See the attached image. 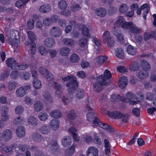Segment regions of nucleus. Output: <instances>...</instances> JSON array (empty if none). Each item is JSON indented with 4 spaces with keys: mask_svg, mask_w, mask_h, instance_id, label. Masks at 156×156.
<instances>
[{
    "mask_svg": "<svg viewBox=\"0 0 156 156\" xmlns=\"http://www.w3.org/2000/svg\"><path fill=\"white\" fill-rule=\"evenodd\" d=\"M62 80L66 82L69 81L66 84V86L69 87L67 89L68 92H73L78 87V82L76 81V78L73 76H69L63 77Z\"/></svg>",
    "mask_w": 156,
    "mask_h": 156,
    "instance_id": "nucleus-1",
    "label": "nucleus"
},
{
    "mask_svg": "<svg viewBox=\"0 0 156 156\" xmlns=\"http://www.w3.org/2000/svg\"><path fill=\"white\" fill-rule=\"evenodd\" d=\"M103 42L104 43H106L109 47H113L115 44V41L113 37L111 36L110 32L106 31L102 36Z\"/></svg>",
    "mask_w": 156,
    "mask_h": 156,
    "instance_id": "nucleus-2",
    "label": "nucleus"
},
{
    "mask_svg": "<svg viewBox=\"0 0 156 156\" xmlns=\"http://www.w3.org/2000/svg\"><path fill=\"white\" fill-rule=\"evenodd\" d=\"M108 82L106 83L102 80V79H100L98 77L97 79V81L93 84V88L94 90L96 92H100L103 90V86H108Z\"/></svg>",
    "mask_w": 156,
    "mask_h": 156,
    "instance_id": "nucleus-3",
    "label": "nucleus"
},
{
    "mask_svg": "<svg viewBox=\"0 0 156 156\" xmlns=\"http://www.w3.org/2000/svg\"><path fill=\"white\" fill-rule=\"evenodd\" d=\"M27 34L28 39L30 41V51L31 53L34 54L36 51L35 41L36 40V37L34 33L31 31H28Z\"/></svg>",
    "mask_w": 156,
    "mask_h": 156,
    "instance_id": "nucleus-4",
    "label": "nucleus"
},
{
    "mask_svg": "<svg viewBox=\"0 0 156 156\" xmlns=\"http://www.w3.org/2000/svg\"><path fill=\"white\" fill-rule=\"evenodd\" d=\"M125 29H129L130 32L133 33H139L141 32V30L134 25L132 22L126 23Z\"/></svg>",
    "mask_w": 156,
    "mask_h": 156,
    "instance_id": "nucleus-5",
    "label": "nucleus"
},
{
    "mask_svg": "<svg viewBox=\"0 0 156 156\" xmlns=\"http://www.w3.org/2000/svg\"><path fill=\"white\" fill-rule=\"evenodd\" d=\"M87 118L88 121L93 122L94 126H95L96 123L100 121L99 119L96 117V115L93 112H88L87 114Z\"/></svg>",
    "mask_w": 156,
    "mask_h": 156,
    "instance_id": "nucleus-6",
    "label": "nucleus"
},
{
    "mask_svg": "<svg viewBox=\"0 0 156 156\" xmlns=\"http://www.w3.org/2000/svg\"><path fill=\"white\" fill-rule=\"evenodd\" d=\"M112 77V75L110 71L107 69L105 70L103 75H101L98 76V77L102 79L103 81L106 83L108 82V84L109 85L110 83L109 79Z\"/></svg>",
    "mask_w": 156,
    "mask_h": 156,
    "instance_id": "nucleus-7",
    "label": "nucleus"
},
{
    "mask_svg": "<svg viewBox=\"0 0 156 156\" xmlns=\"http://www.w3.org/2000/svg\"><path fill=\"white\" fill-rule=\"evenodd\" d=\"M6 62L8 67L12 69H17L18 64L16 62L14 58H9L6 60Z\"/></svg>",
    "mask_w": 156,
    "mask_h": 156,
    "instance_id": "nucleus-8",
    "label": "nucleus"
},
{
    "mask_svg": "<svg viewBox=\"0 0 156 156\" xmlns=\"http://www.w3.org/2000/svg\"><path fill=\"white\" fill-rule=\"evenodd\" d=\"M50 32L51 35L54 37H59L62 33L61 30L58 27H53L50 30Z\"/></svg>",
    "mask_w": 156,
    "mask_h": 156,
    "instance_id": "nucleus-9",
    "label": "nucleus"
},
{
    "mask_svg": "<svg viewBox=\"0 0 156 156\" xmlns=\"http://www.w3.org/2000/svg\"><path fill=\"white\" fill-rule=\"evenodd\" d=\"M32 138L34 141L39 143L43 140V137L40 133L37 132H35L33 133Z\"/></svg>",
    "mask_w": 156,
    "mask_h": 156,
    "instance_id": "nucleus-10",
    "label": "nucleus"
},
{
    "mask_svg": "<svg viewBox=\"0 0 156 156\" xmlns=\"http://www.w3.org/2000/svg\"><path fill=\"white\" fill-rule=\"evenodd\" d=\"M55 41L52 37H49L46 38L44 40V45L49 48H51L55 44Z\"/></svg>",
    "mask_w": 156,
    "mask_h": 156,
    "instance_id": "nucleus-11",
    "label": "nucleus"
},
{
    "mask_svg": "<svg viewBox=\"0 0 156 156\" xmlns=\"http://www.w3.org/2000/svg\"><path fill=\"white\" fill-rule=\"evenodd\" d=\"M107 113L109 117L115 119H120L122 117V114L118 111H115L112 112L108 111Z\"/></svg>",
    "mask_w": 156,
    "mask_h": 156,
    "instance_id": "nucleus-12",
    "label": "nucleus"
},
{
    "mask_svg": "<svg viewBox=\"0 0 156 156\" xmlns=\"http://www.w3.org/2000/svg\"><path fill=\"white\" fill-rule=\"evenodd\" d=\"M128 82L127 78L124 76L121 77L119 78V85L120 87L123 89L126 86Z\"/></svg>",
    "mask_w": 156,
    "mask_h": 156,
    "instance_id": "nucleus-13",
    "label": "nucleus"
},
{
    "mask_svg": "<svg viewBox=\"0 0 156 156\" xmlns=\"http://www.w3.org/2000/svg\"><path fill=\"white\" fill-rule=\"evenodd\" d=\"M114 35H115L118 41H121L124 39L123 36L120 33V29L119 27L115 26L114 27Z\"/></svg>",
    "mask_w": 156,
    "mask_h": 156,
    "instance_id": "nucleus-14",
    "label": "nucleus"
},
{
    "mask_svg": "<svg viewBox=\"0 0 156 156\" xmlns=\"http://www.w3.org/2000/svg\"><path fill=\"white\" fill-rule=\"evenodd\" d=\"M12 133L9 129H6L4 131L2 134V137L4 141L6 142L9 140L11 138Z\"/></svg>",
    "mask_w": 156,
    "mask_h": 156,
    "instance_id": "nucleus-15",
    "label": "nucleus"
},
{
    "mask_svg": "<svg viewBox=\"0 0 156 156\" xmlns=\"http://www.w3.org/2000/svg\"><path fill=\"white\" fill-rule=\"evenodd\" d=\"M87 156H98V150L94 147H91L87 150Z\"/></svg>",
    "mask_w": 156,
    "mask_h": 156,
    "instance_id": "nucleus-16",
    "label": "nucleus"
},
{
    "mask_svg": "<svg viewBox=\"0 0 156 156\" xmlns=\"http://www.w3.org/2000/svg\"><path fill=\"white\" fill-rule=\"evenodd\" d=\"M51 10V7L48 4L41 5L39 8V11L41 13H46L49 12Z\"/></svg>",
    "mask_w": 156,
    "mask_h": 156,
    "instance_id": "nucleus-17",
    "label": "nucleus"
},
{
    "mask_svg": "<svg viewBox=\"0 0 156 156\" xmlns=\"http://www.w3.org/2000/svg\"><path fill=\"white\" fill-rule=\"evenodd\" d=\"M75 90L73 92H68L69 93L66 95L67 97H64L62 98V101L65 105H67L69 102L73 98V95L72 93H74Z\"/></svg>",
    "mask_w": 156,
    "mask_h": 156,
    "instance_id": "nucleus-18",
    "label": "nucleus"
},
{
    "mask_svg": "<svg viewBox=\"0 0 156 156\" xmlns=\"http://www.w3.org/2000/svg\"><path fill=\"white\" fill-rule=\"evenodd\" d=\"M136 75L139 79H144L148 77V73L141 69L137 72Z\"/></svg>",
    "mask_w": 156,
    "mask_h": 156,
    "instance_id": "nucleus-19",
    "label": "nucleus"
},
{
    "mask_svg": "<svg viewBox=\"0 0 156 156\" xmlns=\"http://www.w3.org/2000/svg\"><path fill=\"white\" fill-rule=\"evenodd\" d=\"M99 126L100 127L104 129H107L110 132H112L114 130V129L113 128L109 126L107 124L101 122L100 121H99V122H98V123H96V125L95 126Z\"/></svg>",
    "mask_w": 156,
    "mask_h": 156,
    "instance_id": "nucleus-20",
    "label": "nucleus"
},
{
    "mask_svg": "<svg viewBox=\"0 0 156 156\" xmlns=\"http://www.w3.org/2000/svg\"><path fill=\"white\" fill-rule=\"evenodd\" d=\"M129 22H126L122 16H119L116 21L117 24L123 28H125L126 27V23H128Z\"/></svg>",
    "mask_w": 156,
    "mask_h": 156,
    "instance_id": "nucleus-21",
    "label": "nucleus"
},
{
    "mask_svg": "<svg viewBox=\"0 0 156 156\" xmlns=\"http://www.w3.org/2000/svg\"><path fill=\"white\" fill-rule=\"evenodd\" d=\"M28 123L33 126H36L38 124L37 119L35 117L31 116L29 117L27 120Z\"/></svg>",
    "mask_w": 156,
    "mask_h": 156,
    "instance_id": "nucleus-22",
    "label": "nucleus"
},
{
    "mask_svg": "<svg viewBox=\"0 0 156 156\" xmlns=\"http://www.w3.org/2000/svg\"><path fill=\"white\" fill-rule=\"evenodd\" d=\"M96 14L101 17L105 16L107 13L105 9L103 8H100L96 9Z\"/></svg>",
    "mask_w": 156,
    "mask_h": 156,
    "instance_id": "nucleus-23",
    "label": "nucleus"
},
{
    "mask_svg": "<svg viewBox=\"0 0 156 156\" xmlns=\"http://www.w3.org/2000/svg\"><path fill=\"white\" fill-rule=\"evenodd\" d=\"M44 101L47 104H51L53 101L52 98L50 94L47 92H44L43 94Z\"/></svg>",
    "mask_w": 156,
    "mask_h": 156,
    "instance_id": "nucleus-24",
    "label": "nucleus"
},
{
    "mask_svg": "<svg viewBox=\"0 0 156 156\" xmlns=\"http://www.w3.org/2000/svg\"><path fill=\"white\" fill-rule=\"evenodd\" d=\"M126 98L129 100L128 101L130 105H136L139 102V101H133L131 100L134 97L132 93H128L126 95Z\"/></svg>",
    "mask_w": 156,
    "mask_h": 156,
    "instance_id": "nucleus-25",
    "label": "nucleus"
},
{
    "mask_svg": "<svg viewBox=\"0 0 156 156\" xmlns=\"http://www.w3.org/2000/svg\"><path fill=\"white\" fill-rule=\"evenodd\" d=\"M54 88L56 90L55 93L57 96L59 97L61 94V93L59 91L62 89V86L61 84L57 82H54L52 85Z\"/></svg>",
    "mask_w": 156,
    "mask_h": 156,
    "instance_id": "nucleus-26",
    "label": "nucleus"
},
{
    "mask_svg": "<svg viewBox=\"0 0 156 156\" xmlns=\"http://www.w3.org/2000/svg\"><path fill=\"white\" fill-rule=\"evenodd\" d=\"M16 133L19 137H22L25 134L24 128L23 126H19L16 130Z\"/></svg>",
    "mask_w": 156,
    "mask_h": 156,
    "instance_id": "nucleus-27",
    "label": "nucleus"
},
{
    "mask_svg": "<svg viewBox=\"0 0 156 156\" xmlns=\"http://www.w3.org/2000/svg\"><path fill=\"white\" fill-rule=\"evenodd\" d=\"M9 43L12 46L14 45L15 47H17L19 45V40L16 37L12 38L10 37L9 38Z\"/></svg>",
    "mask_w": 156,
    "mask_h": 156,
    "instance_id": "nucleus-28",
    "label": "nucleus"
},
{
    "mask_svg": "<svg viewBox=\"0 0 156 156\" xmlns=\"http://www.w3.org/2000/svg\"><path fill=\"white\" fill-rule=\"evenodd\" d=\"M59 122L58 119H53L50 122L49 126L53 129H57L59 127Z\"/></svg>",
    "mask_w": 156,
    "mask_h": 156,
    "instance_id": "nucleus-29",
    "label": "nucleus"
},
{
    "mask_svg": "<svg viewBox=\"0 0 156 156\" xmlns=\"http://www.w3.org/2000/svg\"><path fill=\"white\" fill-rule=\"evenodd\" d=\"M29 0H18L15 3V6L19 8H21L27 3Z\"/></svg>",
    "mask_w": 156,
    "mask_h": 156,
    "instance_id": "nucleus-30",
    "label": "nucleus"
},
{
    "mask_svg": "<svg viewBox=\"0 0 156 156\" xmlns=\"http://www.w3.org/2000/svg\"><path fill=\"white\" fill-rule=\"evenodd\" d=\"M25 89L23 87H20L18 89L16 92L17 96L18 97H22L26 94Z\"/></svg>",
    "mask_w": 156,
    "mask_h": 156,
    "instance_id": "nucleus-31",
    "label": "nucleus"
},
{
    "mask_svg": "<svg viewBox=\"0 0 156 156\" xmlns=\"http://www.w3.org/2000/svg\"><path fill=\"white\" fill-rule=\"evenodd\" d=\"M71 137L69 136L64 138L62 140V144L65 147H69L71 144Z\"/></svg>",
    "mask_w": 156,
    "mask_h": 156,
    "instance_id": "nucleus-32",
    "label": "nucleus"
},
{
    "mask_svg": "<svg viewBox=\"0 0 156 156\" xmlns=\"http://www.w3.org/2000/svg\"><path fill=\"white\" fill-rule=\"evenodd\" d=\"M144 38L145 41H146L151 38H153L155 36V33L154 31L144 33Z\"/></svg>",
    "mask_w": 156,
    "mask_h": 156,
    "instance_id": "nucleus-33",
    "label": "nucleus"
},
{
    "mask_svg": "<svg viewBox=\"0 0 156 156\" xmlns=\"http://www.w3.org/2000/svg\"><path fill=\"white\" fill-rule=\"evenodd\" d=\"M140 67V64L136 62L132 63L130 65L129 69L131 71L138 70Z\"/></svg>",
    "mask_w": 156,
    "mask_h": 156,
    "instance_id": "nucleus-34",
    "label": "nucleus"
},
{
    "mask_svg": "<svg viewBox=\"0 0 156 156\" xmlns=\"http://www.w3.org/2000/svg\"><path fill=\"white\" fill-rule=\"evenodd\" d=\"M50 115L53 118H57L61 116V113L59 110H55L51 112Z\"/></svg>",
    "mask_w": 156,
    "mask_h": 156,
    "instance_id": "nucleus-35",
    "label": "nucleus"
},
{
    "mask_svg": "<svg viewBox=\"0 0 156 156\" xmlns=\"http://www.w3.org/2000/svg\"><path fill=\"white\" fill-rule=\"evenodd\" d=\"M43 107V104L40 101H37L34 105L35 110L37 112H39L41 110Z\"/></svg>",
    "mask_w": 156,
    "mask_h": 156,
    "instance_id": "nucleus-36",
    "label": "nucleus"
},
{
    "mask_svg": "<svg viewBox=\"0 0 156 156\" xmlns=\"http://www.w3.org/2000/svg\"><path fill=\"white\" fill-rule=\"evenodd\" d=\"M115 55L117 57L121 59H123L124 57L123 51L121 48L117 49L115 51Z\"/></svg>",
    "mask_w": 156,
    "mask_h": 156,
    "instance_id": "nucleus-37",
    "label": "nucleus"
},
{
    "mask_svg": "<svg viewBox=\"0 0 156 156\" xmlns=\"http://www.w3.org/2000/svg\"><path fill=\"white\" fill-rule=\"evenodd\" d=\"M127 53L131 55H134L136 54V49L132 46L129 45L127 48Z\"/></svg>",
    "mask_w": 156,
    "mask_h": 156,
    "instance_id": "nucleus-38",
    "label": "nucleus"
},
{
    "mask_svg": "<svg viewBox=\"0 0 156 156\" xmlns=\"http://www.w3.org/2000/svg\"><path fill=\"white\" fill-rule=\"evenodd\" d=\"M76 117V114L73 110H70L67 114L68 119L69 120H73L75 119Z\"/></svg>",
    "mask_w": 156,
    "mask_h": 156,
    "instance_id": "nucleus-39",
    "label": "nucleus"
},
{
    "mask_svg": "<svg viewBox=\"0 0 156 156\" xmlns=\"http://www.w3.org/2000/svg\"><path fill=\"white\" fill-rule=\"evenodd\" d=\"M142 69L148 72L151 69V66L146 61L143 60L142 63Z\"/></svg>",
    "mask_w": 156,
    "mask_h": 156,
    "instance_id": "nucleus-40",
    "label": "nucleus"
},
{
    "mask_svg": "<svg viewBox=\"0 0 156 156\" xmlns=\"http://www.w3.org/2000/svg\"><path fill=\"white\" fill-rule=\"evenodd\" d=\"M70 52L69 49L66 47L62 48L59 50L60 54L64 56L67 55Z\"/></svg>",
    "mask_w": 156,
    "mask_h": 156,
    "instance_id": "nucleus-41",
    "label": "nucleus"
},
{
    "mask_svg": "<svg viewBox=\"0 0 156 156\" xmlns=\"http://www.w3.org/2000/svg\"><path fill=\"white\" fill-rule=\"evenodd\" d=\"M106 57L103 56H98L96 58V61L99 65H102L104 62L107 59Z\"/></svg>",
    "mask_w": 156,
    "mask_h": 156,
    "instance_id": "nucleus-42",
    "label": "nucleus"
},
{
    "mask_svg": "<svg viewBox=\"0 0 156 156\" xmlns=\"http://www.w3.org/2000/svg\"><path fill=\"white\" fill-rule=\"evenodd\" d=\"M79 56L76 53H73L71 55L70 58V61L72 62L76 63L79 60Z\"/></svg>",
    "mask_w": 156,
    "mask_h": 156,
    "instance_id": "nucleus-43",
    "label": "nucleus"
},
{
    "mask_svg": "<svg viewBox=\"0 0 156 156\" xmlns=\"http://www.w3.org/2000/svg\"><path fill=\"white\" fill-rule=\"evenodd\" d=\"M48 116L45 112H40L39 113L38 117L42 121H44L47 120Z\"/></svg>",
    "mask_w": 156,
    "mask_h": 156,
    "instance_id": "nucleus-44",
    "label": "nucleus"
},
{
    "mask_svg": "<svg viewBox=\"0 0 156 156\" xmlns=\"http://www.w3.org/2000/svg\"><path fill=\"white\" fill-rule=\"evenodd\" d=\"M84 90L80 89H78L76 92V96L79 99L82 98L84 96Z\"/></svg>",
    "mask_w": 156,
    "mask_h": 156,
    "instance_id": "nucleus-45",
    "label": "nucleus"
},
{
    "mask_svg": "<svg viewBox=\"0 0 156 156\" xmlns=\"http://www.w3.org/2000/svg\"><path fill=\"white\" fill-rule=\"evenodd\" d=\"M82 34L84 36H86L88 38L91 37L89 34V31L87 27L86 26H84L82 30Z\"/></svg>",
    "mask_w": 156,
    "mask_h": 156,
    "instance_id": "nucleus-46",
    "label": "nucleus"
},
{
    "mask_svg": "<svg viewBox=\"0 0 156 156\" xmlns=\"http://www.w3.org/2000/svg\"><path fill=\"white\" fill-rule=\"evenodd\" d=\"M33 83L34 86L37 89H39L41 86V82L37 78H35L34 80Z\"/></svg>",
    "mask_w": 156,
    "mask_h": 156,
    "instance_id": "nucleus-47",
    "label": "nucleus"
},
{
    "mask_svg": "<svg viewBox=\"0 0 156 156\" xmlns=\"http://www.w3.org/2000/svg\"><path fill=\"white\" fill-rule=\"evenodd\" d=\"M88 39L85 37H83L80 38L79 41V43L80 46L82 47H85L87 44Z\"/></svg>",
    "mask_w": 156,
    "mask_h": 156,
    "instance_id": "nucleus-48",
    "label": "nucleus"
},
{
    "mask_svg": "<svg viewBox=\"0 0 156 156\" xmlns=\"http://www.w3.org/2000/svg\"><path fill=\"white\" fill-rule=\"evenodd\" d=\"M128 6L126 4H124L121 5L119 8V11L121 13H124L127 12L128 10Z\"/></svg>",
    "mask_w": 156,
    "mask_h": 156,
    "instance_id": "nucleus-49",
    "label": "nucleus"
},
{
    "mask_svg": "<svg viewBox=\"0 0 156 156\" xmlns=\"http://www.w3.org/2000/svg\"><path fill=\"white\" fill-rule=\"evenodd\" d=\"M40 132L44 134H48L50 131L49 127L45 125L42 126L40 129Z\"/></svg>",
    "mask_w": 156,
    "mask_h": 156,
    "instance_id": "nucleus-50",
    "label": "nucleus"
},
{
    "mask_svg": "<svg viewBox=\"0 0 156 156\" xmlns=\"http://www.w3.org/2000/svg\"><path fill=\"white\" fill-rule=\"evenodd\" d=\"M63 43L66 45L72 46L74 42L73 39L69 38H65L63 40Z\"/></svg>",
    "mask_w": 156,
    "mask_h": 156,
    "instance_id": "nucleus-51",
    "label": "nucleus"
},
{
    "mask_svg": "<svg viewBox=\"0 0 156 156\" xmlns=\"http://www.w3.org/2000/svg\"><path fill=\"white\" fill-rule=\"evenodd\" d=\"M58 5L61 9H64L66 8L67 5L66 2L64 0H61L58 3Z\"/></svg>",
    "mask_w": 156,
    "mask_h": 156,
    "instance_id": "nucleus-52",
    "label": "nucleus"
},
{
    "mask_svg": "<svg viewBox=\"0 0 156 156\" xmlns=\"http://www.w3.org/2000/svg\"><path fill=\"white\" fill-rule=\"evenodd\" d=\"M30 76V74L29 73L25 72L21 74V78L26 80H28Z\"/></svg>",
    "mask_w": 156,
    "mask_h": 156,
    "instance_id": "nucleus-53",
    "label": "nucleus"
},
{
    "mask_svg": "<svg viewBox=\"0 0 156 156\" xmlns=\"http://www.w3.org/2000/svg\"><path fill=\"white\" fill-rule=\"evenodd\" d=\"M9 119V115L7 112L5 111L2 112L1 119L3 122L7 121Z\"/></svg>",
    "mask_w": 156,
    "mask_h": 156,
    "instance_id": "nucleus-54",
    "label": "nucleus"
},
{
    "mask_svg": "<svg viewBox=\"0 0 156 156\" xmlns=\"http://www.w3.org/2000/svg\"><path fill=\"white\" fill-rule=\"evenodd\" d=\"M23 107L21 105H19L15 108V111L16 113L17 114H22L23 111Z\"/></svg>",
    "mask_w": 156,
    "mask_h": 156,
    "instance_id": "nucleus-55",
    "label": "nucleus"
},
{
    "mask_svg": "<svg viewBox=\"0 0 156 156\" xmlns=\"http://www.w3.org/2000/svg\"><path fill=\"white\" fill-rule=\"evenodd\" d=\"M132 112L136 117H139L140 116V108H134L132 110Z\"/></svg>",
    "mask_w": 156,
    "mask_h": 156,
    "instance_id": "nucleus-56",
    "label": "nucleus"
},
{
    "mask_svg": "<svg viewBox=\"0 0 156 156\" xmlns=\"http://www.w3.org/2000/svg\"><path fill=\"white\" fill-rule=\"evenodd\" d=\"M34 21L33 19H30L27 23V27L30 30L32 29L34 27Z\"/></svg>",
    "mask_w": 156,
    "mask_h": 156,
    "instance_id": "nucleus-57",
    "label": "nucleus"
},
{
    "mask_svg": "<svg viewBox=\"0 0 156 156\" xmlns=\"http://www.w3.org/2000/svg\"><path fill=\"white\" fill-rule=\"evenodd\" d=\"M129 117V115L127 113L122 114V117L120 119H122V120L123 122L126 123L128 121Z\"/></svg>",
    "mask_w": 156,
    "mask_h": 156,
    "instance_id": "nucleus-58",
    "label": "nucleus"
},
{
    "mask_svg": "<svg viewBox=\"0 0 156 156\" xmlns=\"http://www.w3.org/2000/svg\"><path fill=\"white\" fill-rule=\"evenodd\" d=\"M94 142L98 144H100L102 142V140L99 137L97 134H94Z\"/></svg>",
    "mask_w": 156,
    "mask_h": 156,
    "instance_id": "nucleus-59",
    "label": "nucleus"
},
{
    "mask_svg": "<svg viewBox=\"0 0 156 156\" xmlns=\"http://www.w3.org/2000/svg\"><path fill=\"white\" fill-rule=\"evenodd\" d=\"M45 75L46 79L48 81L52 80L54 79L53 75L48 71L46 73Z\"/></svg>",
    "mask_w": 156,
    "mask_h": 156,
    "instance_id": "nucleus-60",
    "label": "nucleus"
},
{
    "mask_svg": "<svg viewBox=\"0 0 156 156\" xmlns=\"http://www.w3.org/2000/svg\"><path fill=\"white\" fill-rule=\"evenodd\" d=\"M134 38L136 42L140 43H141L143 40V36L140 35H135Z\"/></svg>",
    "mask_w": 156,
    "mask_h": 156,
    "instance_id": "nucleus-61",
    "label": "nucleus"
},
{
    "mask_svg": "<svg viewBox=\"0 0 156 156\" xmlns=\"http://www.w3.org/2000/svg\"><path fill=\"white\" fill-rule=\"evenodd\" d=\"M117 11V8L113 6H110L108 9V13L110 15L114 14Z\"/></svg>",
    "mask_w": 156,
    "mask_h": 156,
    "instance_id": "nucleus-62",
    "label": "nucleus"
},
{
    "mask_svg": "<svg viewBox=\"0 0 156 156\" xmlns=\"http://www.w3.org/2000/svg\"><path fill=\"white\" fill-rule=\"evenodd\" d=\"M146 99L150 101H152L154 98V94L150 92H148L145 95Z\"/></svg>",
    "mask_w": 156,
    "mask_h": 156,
    "instance_id": "nucleus-63",
    "label": "nucleus"
},
{
    "mask_svg": "<svg viewBox=\"0 0 156 156\" xmlns=\"http://www.w3.org/2000/svg\"><path fill=\"white\" fill-rule=\"evenodd\" d=\"M51 152L55 155H57L60 154V152L58 147H56V148L52 147L51 148Z\"/></svg>",
    "mask_w": 156,
    "mask_h": 156,
    "instance_id": "nucleus-64",
    "label": "nucleus"
}]
</instances>
